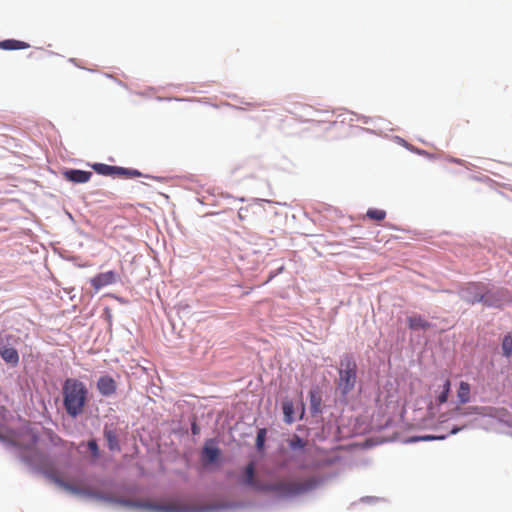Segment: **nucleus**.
<instances>
[{"label":"nucleus","instance_id":"19","mask_svg":"<svg viewBox=\"0 0 512 512\" xmlns=\"http://www.w3.org/2000/svg\"><path fill=\"white\" fill-rule=\"evenodd\" d=\"M450 388H451V382H450L449 378H446L443 383L442 390L437 396L438 404L441 405V404H444L447 402L448 396L450 393Z\"/></svg>","mask_w":512,"mask_h":512},{"label":"nucleus","instance_id":"24","mask_svg":"<svg viewBox=\"0 0 512 512\" xmlns=\"http://www.w3.org/2000/svg\"><path fill=\"white\" fill-rule=\"evenodd\" d=\"M305 445L306 442L297 435H294L293 438L289 440V446L293 450L302 449Z\"/></svg>","mask_w":512,"mask_h":512},{"label":"nucleus","instance_id":"17","mask_svg":"<svg viewBox=\"0 0 512 512\" xmlns=\"http://www.w3.org/2000/svg\"><path fill=\"white\" fill-rule=\"evenodd\" d=\"M457 397L460 404H466L471 398V387L468 382L461 381L457 390Z\"/></svg>","mask_w":512,"mask_h":512},{"label":"nucleus","instance_id":"16","mask_svg":"<svg viewBox=\"0 0 512 512\" xmlns=\"http://www.w3.org/2000/svg\"><path fill=\"white\" fill-rule=\"evenodd\" d=\"M29 44L24 41H19L15 39H7L0 41V49L3 50H22L29 48Z\"/></svg>","mask_w":512,"mask_h":512},{"label":"nucleus","instance_id":"28","mask_svg":"<svg viewBox=\"0 0 512 512\" xmlns=\"http://www.w3.org/2000/svg\"><path fill=\"white\" fill-rule=\"evenodd\" d=\"M444 438H445V436H430V435H428V436L422 437L421 439H423V440H434V439L442 440Z\"/></svg>","mask_w":512,"mask_h":512},{"label":"nucleus","instance_id":"5","mask_svg":"<svg viewBox=\"0 0 512 512\" xmlns=\"http://www.w3.org/2000/svg\"><path fill=\"white\" fill-rule=\"evenodd\" d=\"M487 286L481 282L469 283L461 292V297L469 304L484 302Z\"/></svg>","mask_w":512,"mask_h":512},{"label":"nucleus","instance_id":"30","mask_svg":"<svg viewBox=\"0 0 512 512\" xmlns=\"http://www.w3.org/2000/svg\"><path fill=\"white\" fill-rule=\"evenodd\" d=\"M192 432H193V434H197L198 433L197 427H196L195 424H193V426H192Z\"/></svg>","mask_w":512,"mask_h":512},{"label":"nucleus","instance_id":"22","mask_svg":"<svg viewBox=\"0 0 512 512\" xmlns=\"http://www.w3.org/2000/svg\"><path fill=\"white\" fill-rule=\"evenodd\" d=\"M367 217L372 220L382 221L386 217V212L381 209H369L366 213Z\"/></svg>","mask_w":512,"mask_h":512},{"label":"nucleus","instance_id":"9","mask_svg":"<svg viewBox=\"0 0 512 512\" xmlns=\"http://www.w3.org/2000/svg\"><path fill=\"white\" fill-rule=\"evenodd\" d=\"M220 456V449L215 445L213 439H209L205 442L201 458L204 465H209L217 461Z\"/></svg>","mask_w":512,"mask_h":512},{"label":"nucleus","instance_id":"18","mask_svg":"<svg viewBox=\"0 0 512 512\" xmlns=\"http://www.w3.org/2000/svg\"><path fill=\"white\" fill-rule=\"evenodd\" d=\"M104 437L107 441L108 448L111 451H119L120 450L118 436L115 431L105 428Z\"/></svg>","mask_w":512,"mask_h":512},{"label":"nucleus","instance_id":"6","mask_svg":"<svg viewBox=\"0 0 512 512\" xmlns=\"http://www.w3.org/2000/svg\"><path fill=\"white\" fill-rule=\"evenodd\" d=\"M117 502L126 506L144 508L156 512H181L180 507L171 503L158 504L153 502H133L130 500H117Z\"/></svg>","mask_w":512,"mask_h":512},{"label":"nucleus","instance_id":"3","mask_svg":"<svg viewBox=\"0 0 512 512\" xmlns=\"http://www.w3.org/2000/svg\"><path fill=\"white\" fill-rule=\"evenodd\" d=\"M309 489L307 483L297 481H279L272 484H265L263 491L275 492L281 496H293L301 494Z\"/></svg>","mask_w":512,"mask_h":512},{"label":"nucleus","instance_id":"11","mask_svg":"<svg viewBox=\"0 0 512 512\" xmlns=\"http://www.w3.org/2000/svg\"><path fill=\"white\" fill-rule=\"evenodd\" d=\"M244 484L249 486V487H252L253 489L255 490H258V491H263L264 490V485L265 484H261L259 483L256 479H255V465L253 462L249 463L246 468H245V478H244Z\"/></svg>","mask_w":512,"mask_h":512},{"label":"nucleus","instance_id":"1","mask_svg":"<svg viewBox=\"0 0 512 512\" xmlns=\"http://www.w3.org/2000/svg\"><path fill=\"white\" fill-rule=\"evenodd\" d=\"M63 403L66 412L71 417L80 415L87 401L88 390L83 382L78 379L68 378L62 388Z\"/></svg>","mask_w":512,"mask_h":512},{"label":"nucleus","instance_id":"12","mask_svg":"<svg viewBox=\"0 0 512 512\" xmlns=\"http://www.w3.org/2000/svg\"><path fill=\"white\" fill-rule=\"evenodd\" d=\"M0 355L2 359L13 366L17 365L19 362V354L18 351L13 347L3 346L0 348Z\"/></svg>","mask_w":512,"mask_h":512},{"label":"nucleus","instance_id":"4","mask_svg":"<svg viewBox=\"0 0 512 512\" xmlns=\"http://www.w3.org/2000/svg\"><path fill=\"white\" fill-rule=\"evenodd\" d=\"M512 302V294L507 289L491 290L486 288L484 304L489 307L502 308L505 304Z\"/></svg>","mask_w":512,"mask_h":512},{"label":"nucleus","instance_id":"21","mask_svg":"<svg viewBox=\"0 0 512 512\" xmlns=\"http://www.w3.org/2000/svg\"><path fill=\"white\" fill-rule=\"evenodd\" d=\"M49 478L51 480H53L57 485H59L60 487L64 488L65 490L69 491V492H72V493H78L79 490L77 488H75L74 486H72L71 484L63 481L62 479H60L59 477L53 475V474H49L48 475Z\"/></svg>","mask_w":512,"mask_h":512},{"label":"nucleus","instance_id":"2","mask_svg":"<svg viewBox=\"0 0 512 512\" xmlns=\"http://www.w3.org/2000/svg\"><path fill=\"white\" fill-rule=\"evenodd\" d=\"M337 385L343 395L351 392L357 382V363L351 354L342 356L338 369Z\"/></svg>","mask_w":512,"mask_h":512},{"label":"nucleus","instance_id":"15","mask_svg":"<svg viewBox=\"0 0 512 512\" xmlns=\"http://www.w3.org/2000/svg\"><path fill=\"white\" fill-rule=\"evenodd\" d=\"M92 173L88 171H82V170H70L66 172V177L76 183H85L89 181L91 178Z\"/></svg>","mask_w":512,"mask_h":512},{"label":"nucleus","instance_id":"23","mask_svg":"<svg viewBox=\"0 0 512 512\" xmlns=\"http://www.w3.org/2000/svg\"><path fill=\"white\" fill-rule=\"evenodd\" d=\"M310 403H311V409L314 412H318L320 410L321 397L316 392L311 391L310 392Z\"/></svg>","mask_w":512,"mask_h":512},{"label":"nucleus","instance_id":"7","mask_svg":"<svg viewBox=\"0 0 512 512\" xmlns=\"http://www.w3.org/2000/svg\"><path fill=\"white\" fill-rule=\"evenodd\" d=\"M92 167L97 173L106 175V176L115 175V174L125 175V176H129V177L140 176V172H138L137 170H129L126 168L110 166V165L102 164V163H96Z\"/></svg>","mask_w":512,"mask_h":512},{"label":"nucleus","instance_id":"8","mask_svg":"<svg viewBox=\"0 0 512 512\" xmlns=\"http://www.w3.org/2000/svg\"><path fill=\"white\" fill-rule=\"evenodd\" d=\"M119 279V275L115 271H107L99 273L90 279V283L93 286L95 292H98L105 286L116 283Z\"/></svg>","mask_w":512,"mask_h":512},{"label":"nucleus","instance_id":"10","mask_svg":"<svg viewBox=\"0 0 512 512\" xmlns=\"http://www.w3.org/2000/svg\"><path fill=\"white\" fill-rule=\"evenodd\" d=\"M97 388L101 395L111 396L116 392L117 384L111 376L105 375L98 379Z\"/></svg>","mask_w":512,"mask_h":512},{"label":"nucleus","instance_id":"26","mask_svg":"<svg viewBox=\"0 0 512 512\" xmlns=\"http://www.w3.org/2000/svg\"><path fill=\"white\" fill-rule=\"evenodd\" d=\"M266 430L260 429L256 437V446L259 450L263 449L265 442Z\"/></svg>","mask_w":512,"mask_h":512},{"label":"nucleus","instance_id":"14","mask_svg":"<svg viewBox=\"0 0 512 512\" xmlns=\"http://www.w3.org/2000/svg\"><path fill=\"white\" fill-rule=\"evenodd\" d=\"M355 121H359L358 117L353 113H342L336 117V120L333 122L334 125L340 126H348V128H355L358 124H355Z\"/></svg>","mask_w":512,"mask_h":512},{"label":"nucleus","instance_id":"25","mask_svg":"<svg viewBox=\"0 0 512 512\" xmlns=\"http://www.w3.org/2000/svg\"><path fill=\"white\" fill-rule=\"evenodd\" d=\"M283 412L285 415V420L288 423H291L293 421L292 415L294 413L293 404L291 402L284 403L283 404Z\"/></svg>","mask_w":512,"mask_h":512},{"label":"nucleus","instance_id":"27","mask_svg":"<svg viewBox=\"0 0 512 512\" xmlns=\"http://www.w3.org/2000/svg\"><path fill=\"white\" fill-rule=\"evenodd\" d=\"M88 449L90 450L94 458H97L99 456V448L95 440H90L88 442Z\"/></svg>","mask_w":512,"mask_h":512},{"label":"nucleus","instance_id":"29","mask_svg":"<svg viewBox=\"0 0 512 512\" xmlns=\"http://www.w3.org/2000/svg\"><path fill=\"white\" fill-rule=\"evenodd\" d=\"M460 430H461V428H459V427H454V428L451 430L450 434H456V433H457L458 431H460Z\"/></svg>","mask_w":512,"mask_h":512},{"label":"nucleus","instance_id":"20","mask_svg":"<svg viewBox=\"0 0 512 512\" xmlns=\"http://www.w3.org/2000/svg\"><path fill=\"white\" fill-rule=\"evenodd\" d=\"M502 351L505 357H510L512 354V333L505 335L502 341Z\"/></svg>","mask_w":512,"mask_h":512},{"label":"nucleus","instance_id":"13","mask_svg":"<svg viewBox=\"0 0 512 512\" xmlns=\"http://www.w3.org/2000/svg\"><path fill=\"white\" fill-rule=\"evenodd\" d=\"M408 327L411 330H426L431 324L421 315H412L407 318Z\"/></svg>","mask_w":512,"mask_h":512}]
</instances>
